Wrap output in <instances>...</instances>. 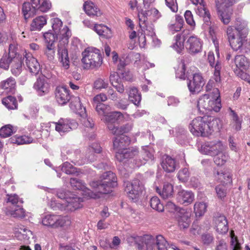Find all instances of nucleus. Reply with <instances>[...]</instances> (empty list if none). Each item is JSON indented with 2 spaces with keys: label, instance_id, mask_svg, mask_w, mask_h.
I'll return each mask as SVG.
<instances>
[{
  "label": "nucleus",
  "instance_id": "obj_26",
  "mask_svg": "<svg viewBox=\"0 0 250 250\" xmlns=\"http://www.w3.org/2000/svg\"><path fill=\"white\" fill-rule=\"evenodd\" d=\"M17 42L16 41V39L14 37L11 36V40L9 41V53L8 56L9 57L13 58L14 61L17 62V65L16 66L19 68L21 66V64L22 63L21 61V57L17 54Z\"/></svg>",
  "mask_w": 250,
  "mask_h": 250
},
{
  "label": "nucleus",
  "instance_id": "obj_24",
  "mask_svg": "<svg viewBox=\"0 0 250 250\" xmlns=\"http://www.w3.org/2000/svg\"><path fill=\"white\" fill-rule=\"evenodd\" d=\"M24 58L26 65L30 72L34 75L39 73L41 69L40 65L37 60L29 53L25 52Z\"/></svg>",
  "mask_w": 250,
  "mask_h": 250
},
{
  "label": "nucleus",
  "instance_id": "obj_14",
  "mask_svg": "<svg viewBox=\"0 0 250 250\" xmlns=\"http://www.w3.org/2000/svg\"><path fill=\"white\" fill-rule=\"evenodd\" d=\"M192 4L198 5L195 10L197 15L203 19L205 23L210 25V14L206 7L204 0H190Z\"/></svg>",
  "mask_w": 250,
  "mask_h": 250
},
{
  "label": "nucleus",
  "instance_id": "obj_44",
  "mask_svg": "<svg viewBox=\"0 0 250 250\" xmlns=\"http://www.w3.org/2000/svg\"><path fill=\"white\" fill-rule=\"evenodd\" d=\"M128 98L130 102L135 105L139 106L141 101V95L136 87L130 88L128 94Z\"/></svg>",
  "mask_w": 250,
  "mask_h": 250
},
{
  "label": "nucleus",
  "instance_id": "obj_61",
  "mask_svg": "<svg viewBox=\"0 0 250 250\" xmlns=\"http://www.w3.org/2000/svg\"><path fill=\"white\" fill-rule=\"evenodd\" d=\"M7 202L10 203L15 207H17V205H21L23 203V201L21 199L19 198L18 196L16 194H7Z\"/></svg>",
  "mask_w": 250,
  "mask_h": 250
},
{
  "label": "nucleus",
  "instance_id": "obj_2",
  "mask_svg": "<svg viewBox=\"0 0 250 250\" xmlns=\"http://www.w3.org/2000/svg\"><path fill=\"white\" fill-rule=\"evenodd\" d=\"M138 245L139 250H167L168 244L161 235L137 236L132 238Z\"/></svg>",
  "mask_w": 250,
  "mask_h": 250
},
{
  "label": "nucleus",
  "instance_id": "obj_52",
  "mask_svg": "<svg viewBox=\"0 0 250 250\" xmlns=\"http://www.w3.org/2000/svg\"><path fill=\"white\" fill-rule=\"evenodd\" d=\"M2 103L7 108L14 109L17 108V102L15 98L8 96L2 100Z\"/></svg>",
  "mask_w": 250,
  "mask_h": 250
},
{
  "label": "nucleus",
  "instance_id": "obj_49",
  "mask_svg": "<svg viewBox=\"0 0 250 250\" xmlns=\"http://www.w3.org/2000/svg\"><path fill=\"white\" fill-rule=\"evenodd\" d=\"M29 2H24L22 4L21 12L25 20H27L35 14V10Z\"/></svg>",
  "mask_w": 250,
  "mask_h": 250
},
{
  "label": "nucleus",
  "instance_id": "obj_36",
  "mask_svg": "<svg viewBox=\"0 0 250 250\" xmlns=\"http://www.w3.org/2000/svg\"><path fill=\"white\" fill-rule=\"evenodd\" d=\"M236 69L239 70H247L250 66V62L244 55H237L234 59Z\"/></svg>",
  "mask_w": 250,
  "mask_h": 250
},
{
  "label": "nucleus",
  "instance_id": "obj_18",
  "mask_svg": "<svg viewBox=\"0 0 250 250\" xmlns=\"http://www.w3.org/2000/svg\"><path fill=\"white\" fill-rule=\"evenodd\" d=\"M154 150L152 148L148 146H143L142 150L139 152L138 158L134 160L135 166L139 167L145 164L149 160L154 159Z\"/></svg>",
  "mask_w": 250,
  "mask_h": 250
},
{
  "label": "nucleus",
  "instance_id": "obj_23",
  "mask_svg": "<svg viewBox=\"0 0 250 250\" xmlns=\"http://www.w3.org/2000/svg\"><path fill=\"white\" fill-rule=\"evenodd\" d=\"M190 216V212L183 208L179 209L176 214V219L181 229H187L189 227L191 222Z\"/></svg>",
  "mask_w": 250,
  "mask_h": 250
},
{
  "label": "nucleus",
  "instance_id": "obj_9",
  "mask_svg": "<svg viewBox=\"0 0 250 250\" xmlns=\"http://www.w3.org/2000/svg\"><path fill=\"white\" fill-rule=\"evenodd\" d=\"M212 40L215 47V51L217 54V59H215L214 54L212 52H209L208 54V61L210 65L214 68L212 78L217 84L220 83L221 82L220 71L222 68V65L221 63L218 59L219 57L218 44L215 42L214 38H212Z\"/></svg>",
  "mask_w": 250,
  "mask_h": 250
},
{
  "label": "nucleus",
  "instance_id": "obj_33",
  "mask_svg": "<svg viewBox=\"0 0 250 250\" xmlns=\"http://www.w3.org/2000/svg\"><path fill=\"white\" fill-rule=\"evenodd\" d=\"M231 27L233 33L246 37V35L248 32L247 22L246 21L240 18H238L236 20L234 28H233V26Z\"/></svg>",
  "mask_w": 250,
  "mask_h": 250
},
{
  "label": "nucleus",
  "instance_id": "obj_20",
  "mask_svg": "<svg viewBox=\"0 0 250 250\" xmlns=\"http://www.w3.org/2000/svg\"><path fill=\"white\" fill-rule=\"evenodd\" d=\"M203 42L196 36H190L186 42V47L190 53L196 54L201 51Z\"/></svg>",
  "mask_w": 250,
  "mask_h": 250
},
{
  "label": "nucleus",
  "instance_id": "obj_54",
  "mask_svg": "<svg viewBox=\"0 0 250 250\" xmlns=\"http://www.w3.org/2000/svg\"><path fill=\"white\" fill-rule=\"evenodd\" d=\"M150 205L151 207L159 212H162L164 210V207L161 203L158 197L154 196L150 200Z\"/></svg>",
  "mask_w": 250,
  "mask_h": 250
},
{
  "label": "nucleus",
  "instance_id": "obj_56",
  "mask_svg": "<svg viewBox=\"0 0 250 250\" xmlns=\"http://www.w3.org/2000/svg\"><path fill=\"white\" fill-rule=\"evenodd\" d=\"M7 215H10L14 217L23 218L25 216V211L21 205H17L14 210H8L6 211Z\"/></svg>",
  "mask_w": 250,
  "mask_h": 250
},
{
  "label": "nucleus",
  "instance_id": "obj_39",
  "mask_svg": "<svg viewBox=\"0 0 250 250\" xmlns=\"http://www.w3.org/2000/svg\"><path fill=\"white\" fill-rule=\"evenodd\" d=\"M230 111L229 116L231 117L230 126L234 130L238 131L241 128L242 121L239 118L237 113L231 108H229Z\"/></svg>",
  "mask_w": 250,
  "mask_h": 250
},
{
  "label": "nucleus",
  "instance_id": "obj_42",
  "mask_svg": "<svg viewBox=\"0 0 250 250\" xmlns=\"http://www.w3.org/2000/svg\"><path fill=\"white\" fill-rule=\"evenodd\" d=\"M10 142L18 145L28 144L33 142L32 138L27 135H15L10 139Z\"/></svg>",
  "mask_w": 250,
  "mask_h": 250
},
{
  "label": "nucleus",
  "instance_id": "obj_47",
  "mask_svg": "<svg viewBox=\"0 0 250 250\" xmlns=\"http://www.w3.org/2000/svg\"><path fill=\"white\" fill-rule=\"evenodd\" d=\"M208 205L204 202H196L194 205V212L196 217L203 216L207 211Z\"/></svg>",
  "mask_w": 250,
  "mask_h": 250
},
{
  "label": "nucleus",
  "instance_id": "obj_40",
  "mask_svg": "<svg viewBox=\"0 0 250 250\" xmlns=\"http://www.w3.org/2000/svg\"><path fill=\"white\" fill-rule=\"evenodd\" d=\"M174 42L171 47L177 52L181 53L184 48V42L185 41L184 35L177 34L174 38Z\"/></svg>",
  "mask_w": 250,
  "mask_h": 250
},
{
  "label": "nucleus",
  "instance_id": "obj_7",
  "mask_svg": "<svg viewBox=\"0 0 250 250\" xmlns=\"http://www.w3.org/2000/svg\"><path fill=\"white\" fill-rule=\"evenodd\" d=\"M89 152L86 154V158L84 159L82 158V155L79 151L75 152V157L71 162L75 165L82 166L88 162H92L96 160V155L94 153H100L102 151L101 146L98 143L92 144L89 147Z\"/></svg>",
  "mask_w": 250,
  "mask_h": 250
},
{
  "label": "nucleus",
  "instance_id": "obj_38",
  "mask_svg": "<svg viewBox=\"0 0 250 250\" xmlns=\"http://www.w3.org/2000/svg\"><path fill=\"white\" fill-rule=\"evenodd\" d=\"M1 86L7 93H14L16 91V81L12 77H10L1 83Z\"/></svg>",
  "mask_w": 250,
  "mask_h": 250
},
{
  "label": "nucleus",
  "instance_id": "obj_12",
  "mask_svg": "<svg viewBox=\"0 0 250 250\" xmlns=\"http://www.w3.org/2000/svg\"><path fill=\"white\" fill-rule=\"evenodd\" d=\"M205 83L202 74L198 72L193 74L191 79H188L187 85L190 93L196 94L201 91Z\"/></svg>",
  "mask_w": 250,
  "mask_h": 250
},
{
  "label": "nucleus",
  "instance_id": "obj_15",
  "mask_svg": "<svg viewBox=\"0 0 250 250\" xmlns=\"http://www.w3.org/2000/svg\"><path fill=\"white\" fill-rule=\"evenodd\" d=\"M123 118V115L121 112L114 111L104 115V117L101 118V120L105 123L108 129L112 133L118 125L116 123Z\"/></svg>",
  "mask_w": 250,
  "mask_h": 250
},
{
  "label": "nucleus",
  "instance_id": "obj_8",
  "mask_svg": "<svg viewBox=\"0 0 250 250\" xmlns=\"http://www.w3.org/2000/svg\"><path fill=\"white\" fill-rule=\"evenodd\" d=\"M225 149V146L219 140L205 142L199 147V150L201 153L211 156L221 154Z\"/></svg>",
  "mask_w": 250,
  "mask_h": 250
},
{
  "label": "nucleus",
  "instance_id": "obj_13",
  "mask_svg": "<svg viewBox=\"0 0 250 250\" xmlns=\"http://www.w3.org/2000/svg\"><path fill=\"white\" fill-rule=\"evenodd\" d=\"M227 33L230 45L232 49L234 51L241 49L246 41V36L233 33L231 26L228 27Z\"/></svg>",
  "mask_w": 250,
  "mask_h": 250
},
{
  "label": "nucleus",
  "instance_id": "obj_28",
  "mask_svg": "<svg viewBox=\"0 0 250 250\" xmlns=\"http://www.w3.org/2000/svg\"><path fill=\"white\" fill-rule=\"evenodd\" d=\"M70 103V108L74 112L80 115V116L85 115L86 109L81 103L79 97H72Z\"/></svg>",
  "mask_w": 250,
  "mask_h": 250
},
{
  "label": "nucleus",
  "instance_id": "obj_51",
  "mask_svg": "<svg viewBox=\"0 0 250 250\" xmlns=\"http://www.w3.org/2000/svg\"><path fill=\"white\" fill-rule=\"evenodd\" d=\"M132 128V125L129 123H127L120 126L117 125L111 133L115 135H124V133L128 132L131 130Z\"/></svg>",
  "mask_w": 250,
  "mask_h": 250
},
{
  "label": "nucleus",
  "instance_id": "obj_63",
  "mask_svg": "<svg viewBox=\"0 0 250 250\" xmlns=\"http://www.w3.org/2000/svg\"><path fill=\"white\" fill-rule=\"evenodd\" d=\"M50 21L52 29L55 33L58 32L59 30L62 27V22L58 18L51 19Z\"/></svg>",
  "mask_w": 250,
  "mask_h": 250
},
{
  "label": "nucleus",
  "instance_id": "obj_27",
  "mask_svg": "<svg viewBox=\"0 0 250 250\" xmlns=\"http://www.w3.org/2000/svg\"><path fill=\"white\" fill-rule=\"evenodd\" d=\"M176 199L180 204L188 205L193 201L194 195L190 191L181 189L178 192Z\"/></svg>",
  "mask_w": 250,
  "mask_h": 250
},
{
  "label": "nucleus",
  "instance_id": "obj_50",
  "mask_svg": "<svg viewBox=\"0 0 250 250\" xmlns=\"http://www.w3.org/2000/svg\"><path fill=\"white\" fill-rule=\"evenodd\" d=\"M159 193L164 199L170 198L173 195V187L170 184L165 183L162 192L159 191Z\"/></svg>",
  "mask_w": 250,
  "mask_h": 250
},
{
  "label": "nucleus",
  "instance_id": "obj_10",
  "mask_svg": "<svg viewBox=\"0 0 250 250\" xmlns=\"http://www.w3.org/2000/svg\"><path fill=\"white\" fill-rule=\"evenodd\" d=\"M125 191L129 198L133 202H136L144 189V184L138 179H134L132 182L125 183Z\"/></svg>",
  "mask_w": 250,
  "mask_h": 250
},
{
  "label": "nucleus",
  "instance_id": "obj_25",
  "mask_svg": "<svg viewBox=\"0 0 250 250\" xmlns=\"http://www.w3.org/2000/svg\"><path fill=\"white\" fill-rule=\"evenodd\" d=\"M33 87L39 95L43 96L49 92L50 84L45 78L42 77L37 80Z\"/></svg>",
  "mask_w": 250,
  "mask_h": 250
},
{
  "label": "nucleus",
  "instance_id": "obj_32",
  "mask_svg": "<svg viewBox=\"0 0 250 250\" xmlns=\"http://www.w3.org/2000/svg\"><path fill=\"white\" fill-rule=\"evenodd\" d=\"M139 152L137 147H130L127 148L123 152V157L121 160H118L119 162H126L127 161L130 160L131 163H133L135 165V161H134L136 158H138Z\"/></svg>",
  "mask_w": 250,
  "mask_h": 250
},
{
  "label": "nucleus",
  "instance_id": "obj_21",
  "mask_svg": "<svg viewBox=\"0 0 250 250\" xmlns=\"http://www.w3.org/2000/svg\"><path fill=\"white\" fill-rule=\"evenodd\" d=\"M13 60V58L9 57L7 55L3 56L0 61V67L4 69H7L9 65H11L12 73L16 76L18 75L21 71L22 64H21V66L19 68V67L15 66L18 65L17 62H16Z\"/></svg>",
  "mask_w": 250,
  "mask_h": 250
},
{
  "label": "nucleus",
  "instance_id": "obj_43",
  "mask_svg": "<svg viewBox=\"0 0 250 250\" xmlns=\"http://www.w3.org/2000/svg\"><path fill=\"white\" fill-rule=\"evenodd\" d=\"M219 19L225 24H228L230 21L232 12L229 8L225 9H217Z\"/></svg>",
  "mask_w": 250,
  "mask_h": 250
},
{
  "label": "nucleus",
  "instance_id": "obj_11",
  "mask_svg": "<svg viewBox=\"0 0 250 250\" xmlns=\"http://www.w3.org/2000/svg\"><path fill=\"white\" fill-rule=\"evenodd\" d=\"M113 140V148L116 150V158L121 160L123 157V152L127 149L126 147L130 143L129 138L126 135H116Z\"/></svg>",
  "mask_w": 250,
  "mask_h": 250
},
{
  "label": "nucleus",
  "instance_id": "obj_29",
  "mask_svg": "<svg viewBox=\"0 0 250 250\" xmlns=\"http://www.w3.org/2000/svg\"><path fill=\"white\" fill-rule=\"evenodd\" d=\"M161 166L165 171L169 173L174 171L178 165L174 158L165 155L163 157Z\"/></svg>",
  "mask_w": 250,
  "mask_h": 250
},
{
  "label": "nucleus",
  "instance_id": "obj_57",
  "mask_svg": "<svg viewBox=\"0 0 250 250\" xmlns=\"http://www.w3.org/2000/svg\"><path fill=\"white\" fill-rule=\"evenodd\" d=\"M175 73L176 78L182 80L185 79V64L183 59L180 60Z\"/></svg>",
  "mask_w": 250,
  "mask_h": 250
},
{
  "label": "nucleus",
  "instance_id": "obj_3",
  "mask_svg": "<svg viewBox=\"0 0 250 250\" xmlns=\"http://www.w3.org/2000/svg\"><path fill=\"white\" fill-rule=\"evenodd\" d=\"M60 40L58 46V55L59 60L64 69L69 67L70 61L67 48L68 39L71 36V32L68 27L65 25L55 33Z\"/></svg>",
  "mask_w": 250,
  "mask_h": 250
},
{
  "label": "nucleus",
  "instance_id": "obj_62",
  "mask_svg": "<svg viewBox=\"0 0 250 250\" xmlns=\"http://www.w3.org/2000/svg\"><path fill=\"white\" fill-rule=\"evenodd\" d=\"M217 9H225L232 5L231 0H215Z\"/></svg>",
  "mask_w": 250,
  "mask_h": 250
},
{
  "label": "nucleus",
  "instance_id": "obj_59",
  "mask_svg": "<svg viewBox=\"0 0 250 250\" xmlns=\"http://www.w3.org/2000/svg\"><path fill=\"white\" fill-rule=\"evenodd\" d=\"M43 37L46 44H55L54 42L58 39L57 35L50 31L44 33Z\"/></svg>",
  "mask_w": 250,
  "mask_h": 250
},
{
  "label": "nucleus",
  "instance_id": "obj_30",
  "mask_svg": "<svg viewBox=\"0 0 250 250\" xmlns=\"http://www.w3.org/2000/svg\"><path fill=\"white\" fill-rule=\"evenodd\" d=\"M31 1L33 8L43 13L48 12L52 7L50 0H31Z\"/></svg>",
  "mask_w": 250,
  "mask_h": 250
},
{
  "label": "nucleus",
  "instance_id": "obj_4",
  "mask_svg": "<svg viewBox=\"0 0 250 250\" xmlns=\"http://www.w3.org/2000/svg\"><path fill=\"white\" fill-rule=\"evenodd\" d=\"M198 106L207 111L219 112L222 107L219 89L213 88L212 92L201 96L198 101Z\"/></svg>",
  "mask_w": 250,
  "mask_h": 250
},
{
  "label": "nucleus",
  "instance_id": "obj_55",
  "mask_svg": "<svg viewBox=\"0 0 250 250\" xmlns=\"http://www.w3.org/2000/svg\"><path fill=\"white\" fill-rule=\"evenodd\" d=\"M15 131L16 129L14 126L10 125H7L0 129V136L3 138H6L11 136Z\"/></svg>",
  "mask_w": 250,
  "mask_h": 250
},
{
  "label": "nucleus",
  "instance_id": "obj_19",
  "mask_svg": "<svg viewBox=\"0 0 250 250\" xmlns=\"http://www.w3.org/2000/svg\"><path fill=\"white\" fill-rule=\"evenodd\" d=\"M83 200L82 198L73 194L67 197L66 200H63L65 206V210L74 211L82 207Z\"/></svg>",
  "mask_w": 250,
  "mask_h": 250
},
{
  "label": "nucleus",
  "instance_id": "obj_17",
  "mask_svg": "<svg viewBox=\"0 0 250 250\" xmlns=\"http://www.w3.org/2000/svg\"><path fill=\"white\" fill-rule=\"evenodd\" d=\"M70 184L75 189L82 190V194L86 198H96L99 197L97 194L94 193L85 187V184L81 180L75 178H71Z\"/></svg>",
  "mask_w": 250,
  "mask_h": 250
},
{
  "label": "nucleus",
  "instance_id": "obj_41",
  "mask_svg": "<svg viewBox=\"0 0 250 250\" xmlns=\"http://www.w3.org/2000/svg\"><path fill=\"white\" fill-rule=\"evenodd\" d=\"M58 215L47 214L46 215L42 220V225L50 227L53 229H56V225Z\"/></svg>",
  "mask_w": 250,
  "mask_h": 250
},
{
  "label": "nucleus",
  "instance_id": "obj_64",
  "mask_svg": "<svg viewBox=\"0 0 250 250\" xmlns=\"http://www.w3.org/2000/svg\"><path fill=\"white\" fill-rule=\"evenodd\" d=\"M184 17L187 24H188L192 29L194 28L196 24L193 19V16L191 12L189 10H187L185 13Z\"/></svg>",
  "mask_w": 250,
  "mask_h": 250
},
{
  "label": "nucleus",
  "instance_id": "obj_37",
  "mask_svg": "<svg viewBox=\"0 0 250 250\" xmlns=\"http://www.w3.org/2000/svg\"><path fill=\"white\" fill-rule=\"evenodd\" d=\"M93 29L100 36L104 38L108 39L112 36L110 29L104 24H95Z\"/></svg>",
  "mask_w": 250,
  "mask_h": 250
},
{
  "label": "nucleus",
  "instance_id": "obj_53",
  "mask_svg": "<svg viewBox=\"0 0 250 250\" xmlns=\"http://www.w3.org/2000/svg\"><path fill=\"white\" fill-rule=\"evenodd\" d=\"M62 170L67 174H76L80 173L79 169L74 167L71 164L66 162L63 164Z\"/></svg>",
  "mask_w": 250,
  "mask_h": 250
},
{
  "label": "nucleus",
  "instance_id": "obj_5",
  "mask_svg": "<svg viewBox=\"0 0 250 250\" xmlns=\"http://www.w3.org/2000/svg\"><path fill=\"white\" fill-rule=\"evenodd\" d=\"M117 179L115 174L109 171L102 175L100 180L92 181L90 185L98 193L107 194L112 191L111 188L117 185Z\"/></svg>",
  "mask_w": 250,
  "mask_h": 250
},
{
  "label": "nucleus",
  "instance_id": "obj_45",
  "mask_svg": "<svg viewBox=\"0 0 250 250\" xmlns=\"http://www.w3.org/2000/svg\"><path fill=\"white\" fill-rule=\"evenodd\" d=\"M71 225V220L70 217L68 216L58 215L57 219L56 229L62 228L64 229H67Z\"/></svg>",
  "mask_w": 250,
  "mask_h": 250
},
{
  "label": "nucleus",
  "instance_id": "obj_48",
  "mask_svg": "<svg viewBox=\"0 0 250 250\" xmlns=\"http://www.w3.org/2000/svg\"><path fill=\"white\" fill-rule=\"evenodd\" d=\"M137 10L140 25L141 27L145 28L146 27L147 17L150 15V9L149 10H144L137 8Z\"/></svg>",
  "mask_w": 250,
  "mask_h": 250
},
{
  "label": "nucleus",
  "instance_id": "obj_34",
  "mask_svg": "<svg viewBox=\"0 0 250 250\" xmlns=\"http://www.w3.org/2000/svg\"><path fill=\"white\" fill-rule=\"evenodd\" d=\"M216 231L219 233L224 234L228 232L229 227L226 218L224 215H220L215 219Z\"/></svg>",
  "mask_w": 250,
  "mask_h": 250
},
{
  "label": "nucleus",
  "instance_id": "obj_46",
  "mask_svg": "<svg viewBox=\"0 0 250 250\" xmlns=\"http://www.w3.org/2000/svg\"><path fill=\"white\" fill-rule=\"evenodd\" d=\"M214 177L216 180L223 184H227L231 182V177L229 172L217 171L214 173Z\"/></svg>",
  "mask_w": 250,
  "mask_h": 250
},
{
  "label": "nucleus",
  "instance_id": "obj_1",
  "mask_svg": "<svg viewBox=\"0 0 250 250\" xmlns=\"http://www.w3.org/2000/svg\"><path fill=\"white\" fill-rule=\"evenodd\" d=\"M217 124V120L212 117H198L191 121L189 125V129L193 135L206 137L212 133L214 125Z\"/></svg>",
  "mask_w": 250,
  "mask_h": 250
},
{
  "label": "nucleus",
  "instance_id": "obj_22",
  "mask_svg": "<svg viewBox=\"0 0 250 250\" xmlns=\"http://www.w3.org/2000/svg\"><path fill=\"white\" fill-rule=\"evenodd\" d=\"M55 99L61 105L66 104L71 99L69 90L65 86H57L55 90Z\"/></svg>",
  "mask_w": 250,
  "mask_h": 250
},
{
  "label": "nucleus",
  "instance_id": "obj_31",
  "mask_svg": "<svg viewBox=\"0 0 250 250\" xmlns=\"http://www.w3.org/2000/svg\"><path fill=\"white\" fill-rule=\"evenodd\" d=\"M85 12L89 16L94 17H99L102 14L98 7L91 1H86L83 5Z\"/></svg>",
  "mask_w": 250,
  "mask_h": 250
},
{
  "label": "nucleus",
  "instance_id": "obj_6",
  "mask_svg": "<svg viewBox=\"0 0 250 250\" xmlns=\"http://www.w3.org/2000/svg\"><path fill=\"white\" fill-rule=\"evenodd\" d=\"M82 62L84 69H93L99 67L103 62L100 51L94 47L85 48L82 52Z\"/></svg>",
  "mask_w": 250,
  "mask_h": 250
},
{
  "label": "nucleus",
  "instance_id": "obj_35",
  "mask_svg": "<svg viewBox=\"0 0 250 250\" xmlns=\"http://www.w3.org/2000/svg\"><path fill=\"white\" fill-rule=\"evenodd\" d=\"M47 16H40L34 19L30 24L31 31H40L47 23Z\"/></svg>",
  "mask_w": 250,
  "mask_h": 250
},
{
  "label": "nucleus",
  "instance_id": "obj_16",
  "mask_svg": "<svg viewBox=\"0 0 250 250\" xmlns=\"http://www.w3.org/2000/svg\"><path fill=\"white\" fill-rule=\"evenodd\" d=\"M55 125V129L60 134L70 131L78 126L77 123L68 119H60L57 122L52 123Z\"/></svg>",
  "mask_w": 250,
  "mask_h": 250
},
{
  "label": "nucleus",
  "instance_id": "obj_58",
  "mask_svg": "<svg viewBox=\"0 0 250 250\" xmlns=\"http://www.w3.org/2000/svg\"><path fill=\"white\" fill-rule=\"evenodd\" d=\"M214 162L217 166L224 165L228 159V155L226 154L224 151L221 152V154H216L214 156Z\"/></svg>",
  "mask_w": 250,
  "mask_h": 250
},
{
  "label": "nucleus",
  "instance_id": "obj_60",
  "mask_svg": "<svg viewBox=\"0 0 250 250\" xmlns=\"http://www.w3.org/2000/svg\"><path fill=\"white\" fill-rule=\"evenodd\" d=\"M50 207L54 210H65V206L63 200L61 202H58L55 199H52L49 203Z\"/></svg>",
  "mask_w": 250,
  "mask_h": 250
}]
</instances>
